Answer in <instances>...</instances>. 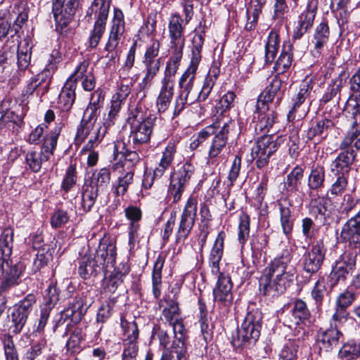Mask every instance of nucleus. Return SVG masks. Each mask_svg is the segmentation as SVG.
<instances>
[{"label":"nucleus","mask_w":360,"mask_h":360,"mask_svg":"<svg viewBox=\"0 0 360 360\" xmlns=\"http://www.w3.org/2000/svg\"><path fill=\"white\" fill-rule=\"evenodd\" d=\"M184 19H182L179 13L171 15L169 20L168 31L170 39V49L172 55L167 63L165 77L164 79L162 90H172L174 88L172 77H173L179 67L183 56V50L185 46V37L184 35V23L187 25L193 16V0H184Z\"/></svg>","instance_id":"nucleus-1"},{"label":"nucleus","mask_w":360,"mask_h":360,"mask_svg":"<svg viewBox=\"0 0 360 360\" xmlns=\"http://www.w3.org/2000/svg\"><path fill=\"white\" fill-rule=\"evenodd\" d=\"M290 254L286 252L275 258L264 271L259 278V290L261 294L270 298L283 294L293 281V269L289 264Z\"/></svg>","instance_id":"nucleus-2"},{"label":"nucleus","mask_w":360,"mask_h":360,"mask_svg":"<svg viewBox=\"0 0 360 360\" xmlns=\"http://www.w3.org/2000/svg\"><path fill=\"white\" fill-rule=\"evenodd\" d=\"M234 127L235 123L232 120L222 122L217 120L193 136L190 146L195 150L212 136L208 151L207 162L213 164L214 160L225 148L229 134Z\"/></svg>","instance_id":"nucleus-3"},{"label":"nucleus","mask_w":360,"mask_h":360,"mask_svg":"<svg viewBox=\"0 0 360 360\" xmlns=\"http://www.w3.org/2000/svg\"><path fill=\"white\" fill-rule=\"evenodd\" d=\"M13 244V230L6 228L0 236V288H9L18 283L20 272L11 258Z\"/></svg>","instance_id":"nucleus-4"},{"label":"nucleus","mask_w":360,"mask_h":360,"mask_svg":"<svg viewBox=\"0 0 360 360\" xmlns=\"http://www.w3.org/2000/svg\"><path fill=\"white\" fill-rule=\"evenodd\" d=\"M130 126V137L134 144H143L150 141L155 117L141 105L131 106L127 119Z\"/></svg>","instance_id":"nucleus-5"},{"label":"nucleus","mask_w":360,"mask_h":360,"mask_svg":"<svg viewBox=\"0 0 360 360\" xmlns=\"http://www.w3.org/2000/svg\"><path fill=\"white\" fill-rule=\"evenodd\" d=\"M262 314L258 309L249 311L236 335H233L232 344L240 347L247 342H255L260 335Z\"/></svg>","instance_id":"nucleus-6"},{"label":"nucleus","mask_w":360,"mask_h":360,"mask_svg":"<svg viewBox=\"0 0 360 360\" xmlns=\"http://www.w3.org/2000/svg\"><path fill=\"white\" fill-rule=\"evenodd\" d=\"M62 125H57L44 139L41 152L30 151L26 155V162L34 172L40 170L44 162H46L51 155L57 145Z\"/></svg>","instance_id":"nucleus-7"},{"label":"nucleus","mask_w":360,"mask_h":360,"mask_svg":"<svg viewBox=\"0 0 360 360\" xmlns=\"http://www.w3.org/2000/svg\"><path fill=\"white\" fill-rule=\"evenodd\" d=\"M110 7V0H94L91 9L94 13V25L89 37V46L96 48L105 31Z\"/></svg>","instance_id":"nucleus-8"},{"label":"nucleus","mask_w":360,"mask_h":360,"mask_svg":"<svg viewBox=\"0 0 360 360\" xmlns=\"http://www.w3.org/2000/svg\"><path fill=\"white\" fill-rule=\"evenodd\" d=\"M198 201L191 196L186 201L182 213L177 231L176 232V242L184 241L193 229L197 216Z\"/></svg>","instance_id":"nucleus-9"},{"label":"nucleus","mask_w":360,"mask_h":360,"mask_svg":"<svg viewBox=\"0 0 360 360\" xmlns=\"http://www.w3.org/2000/svg\"><path fill=\"white\" fill-rule=\"evenodd\" d=\"M79 0H52V13L57 28L67 27L75 14Z\"/></svg>","instance_id":"nucleus-10"},{"label":"nucleus","mask_w":360,"mask_h":360,"mask_svg":"<svg viewBox=\"0 0 360 360\" xmlns=\"http://www.w3.org/2000/svg\"><path fill=\"white\" fill-rule=\"evenodd\" d=\"M270 136H262L252 147L251 155L256 159V165L262 169L269 163V157L276 150V143Z\"/></svg>","instance_id":"nucleus-11"},{"label":"nucleus","mask_w":360,"mask_h":360,"mask_svg":"<svg viewBox=\"0 0 360 360\" xmlns=\"http://www.w3.org/2000/svg\"><path fill=\"white\" fill-rule=\"evenodd\" d=\"M356 257L353 252L343 254L333 266L330 274V278L335 283L345 281L356 266Z\"/></svg>","instance_id":"nucleus-12"},{"label":"nucleus","mask_w":360,"mask_h":360,"mask_svg":"<svg viewBox=\"0 0 360 360\" xmlns=\"http://www.w3.org/2000/svg\"><path fill=\"white\" fill-rule=\"evenodd\" d=\"M117 252L115 244L109 238H103L99 243L98 247L93 258L103 270L109 265L114 266Z\"/></svg>","instance_id":"nucleus-13"},{"label":"nucleus","mask_w":360,"mask_h":360,"mask_svg":"<svg viewBox=\"0 0 360 360\" xmlns=\"http://www.w3.org/2000/svg\"><path fill=\"white\" fill-rule=\"evenodd\" d=\"M326 249L322 241H317L304 257V269L311 274L317 272L323 262Z\"/></svg>","instance_id":"nucleus-14"},{"label":"nucleus","mask_w":360,"mask_h":360,"mask_svg":"<svg viewBox=\"0 0 360 360\" xmlns=\"http://www.w3.org/2000/svg\"><path fill=\"white\" fill-rule=\"evenodd\" d=\"M341 152L330 165V170L333 174H345L349 176L352 165L355 161L356 153L354 150L341 149Z\"/></svg>","instance_id":"nucleus-15"},{"label":"nucleus","mask_w":360,"mask_h":360,"mask_svg":"<svg viewBox=\"0 0 360 360\" xmlns=\"http://www.w3.org/2000/svg\"><path fill=\"white\" fill-rule=\"evenodd\" d=\"M124 214L129 221L128 226L129 245L134 246L139 236V222L142 219V211L136 206L130 205L124 209Z\"/></svg>","instance_id":"nucleus-16"},{"label":"nucleus","mask_w":360,"mask_h":360,"mask_svg":"<svg viewBox=\"0 0 360 360\" xmlns=\"http://www.w3.org/2000/svg\"><path fill=\"white\" fill-rule=\"evenodd\" d=\"M217 286L213 289L214 301L228 305L231 303L233 296L231 293L232 283L229 277L224 276L219 272Z\"/></svg>","instance_id":"nucleus-17"},{"label":"nucleus","mask_w":360,"mask_h":360,"mask_svg":"<svg viewBox=\"0 0 360 360\" xmlns=\"http://www.w3.org/2000/svg\"><path fill=\"white\" fill-rule=\"evenodd\" d=\"M99 126H101L99 124H96V116L94 114V112L91 108H86L84 112L80 125L77 128L75 137L77 143H82L87 139L88 135Z\"/></svg>","instance_id":"nucleus-18"},{"label":"nucleus","mask_w":360,"mask_h":360,"mask_svg":"<svg viewBox=\"0 0 360 360\" xmlns=\"http://www.w3.org/2000/svg\"><path fill=\"white\" fill-rule=\"evenodd\" d=\"M226 238L224 231H220L214 241V244L209 255V264L213 274L217 275L220 272L219 262L224 252V243Z\"/></svg>","instance_id":"nucleus-19"},{"label":"nucleus","mask_w":360,"mask_h":360,"mask_svg":"<svg viewBox=\"0 0 360 360\" xmlns=\"http://www.w3.org/2000/svg\"><path fill=\"white\" fill-rule=\"evenodd\" d=\"M342 236L350 244L360 245V209L354 217L344 224L342 229Z\"/></svg>","instance_id":"nucleus-20"},{"label":"nucleus","mask_w":360,"mask_h":360,"mask_svg":"<svg viewBox=\"0 0 360 360\" xmlns=\"http://www.w3.org/2000/svg\"><path fill=\"white\" fill-rule=\"evenodd\" d=\"M342 338V333L336 328L328 329L318 335L319 347L326 352L330 351L337 347Z\"/></svg>","instance_id":"nucleus-21"},{"label":"nucleus","mask_w":360,"mask_h":360,"mask_svg":"<svg viewBox=\"0 0 360 360\" xmlns=\"http://www.w3.org/2000/svg\"><path fill=\"white\" fill-rule=\"evenodd\" d=\"M334 124L331 120L321 119L307 130V138L308 140L316 139L317 142H320L327 137L329 131L332 130Z\"/></svg>","instance_id":"nucleus-22"},{"label":"nucleus","mask_w":360,"mask_h":360,"mask_svg":"<svg viewBox=\"0 0 360 360\" xmlns=\"http://www.w3.org/2000/svg\"><path fill=\"white\" fill-rule=\"evenodd\" d=\"M89 65V60H83L72 74L79 79L84 90H94L95 88L94 77L90 71H88Z\"/></svg>","instance_id":"nucleus-23"},{"label":"nucleus","mask_w":360,"mask_h":360,"mask_svg":"<svg viewBox=\"0 0 360 360\" xmlns=\"http://www.w3.org/2000/svg\"><path fill=\"white\" fill-rule=\"evenodd\" d=\"M316 13L314 10L307 9L299 16L297 26L292 34L293 39H300L313 25Z\"/></svg>","instance_id":"nucleus-24"},{"label":"nucleus","mask_w":360,"mask_h":360,"mask_svg":"<svg viewBox=\"0 0 360 360\" xmlns=\"http://www.w3.org/2000/svg\"><path fill=\"white\" fill-rule=\"evenodd\" d=\"M311 314L307 304L302 300H296L292 309V319L288 321L286 325L291 328L308 320Z\"/></svg>","instance_id":"nucleus-25"},{"label":"nucleus","mask_w":360,"mask_h":360,"mask_svg":"<svg viewBox=\"0 0 360 360\" xmlns=\"http://www.w3.org/2000/svg\"><path fill=\"white\" fill-rule=\"evenodd\" d=\"M292 50L293 46L290 41L283 43L281 53L274 67L276 72L283 73L290 68L292 61Z\"/></svg>","instance_id":"nucleus-26"},{"label":"nucleus","mask_w":360,"mask_h":360,"mask_svg":"<svg viewBox=\"0 0 360 360\" xmlns=\"http://www.w3.org/2000/svg\"><path fill=\"white\" fill-rule=\"evenodd\" d=\"M176 150L174 143H169L165 150L158 166L155 168V174L158 176H162L164 173L172 167Z\"/></svg>","instance_id":"nucleus-27"},{"label":"nucleus","mask_w":360,"mask_h":360,"mask_svg":"<svg viewBox=\"0 0 360 360\" xmlns=\"http://www.w3.org/2000/svg\"><path fill=\"white\" fill-rule=\"evenodd\" d=\"M329 34V27L327 23L321 22L316 27L311 41L316 52L314 56L321 54L324 45L328 41Z\"/></svg>","instance_id":"nucleus-28"},{"label":"nucleus","mask_w":360,"mask_h":360,"mask_svg":"<svg viewBox=\"0 0 360 360\" xmlns=\"http://www.w3.org/2000/svg\"><path fill=\"white\" fill-rule=\"evenodd\" d=\"M280 221L284 234H290L293 228L294 220L292 217L290 203L284 200L278 203Z\"/></svg>","instance_id":"nucleus-29"},{"label":"nucleus","mask_w":360,"mask_h":360,"mask_svg":"<svg viewBox=\"0 0 360 360\" xmlns=\"http://www.w3.org/2000/svg\"><path fill=\"white\" fill-rule=\"evenodd\" d=\"M165 264V258L160 255L153 266L152 274L153 294L155 299H158L161 295L162 288V270Z\"/></svg>","instance_id":"nucleus-30"},{"label":"nucleus","mask_w":360,"mask_h":360,"mask_svg":"<svg viewBox=\"0 0 360 360\" xmlns=\"http://www.w3.org/2000/svg\"><path fill=\"white\" fill-rule=\"evenodd\" d=\"M103 269L93 259L84 257L79 262L78 274L84 279H88L91 276H96Z\"/></svg>","instance_id":"nucleus-31"},{"label":"nucleus","mask_w":360,"mask_h":360,"mask_svg":"<svg viewBox=\"0 0 360 360\" xmlns=\"http://www.w3.org/2000/svg\"><path fill=\"white\" fill-rule=\"evenodd\" d=\"M279 43L278 34L271 30L269 34L265 45V61L266 64H270L274 60L279 49Z\"/></svg>","instance_id":"nucleus-32"},{"label":"nucleus","mask_w":360,"mask_h":360,"mask_svg":"<svg viewBox=\"0 0 360 360\" xmlns=\"http://www.w3.org/2000/svg\"><path fill=\"white\" fill-rule=\"evenodd\" d=\"M98 188L91 184H86L82 187L81 207L86 212L91 210L98 197Z\"/></svg>","instance_id":"nucleus-33"},{"label":"nucleus","mask_w":360,"mask_h":360,"mask_svg":"<svg viewBox=\"0 0 360 360\" xmlns=\"http://www.w3.org/2000/svg\"><path fill=\"white\" fill-rule=\"evenodd\" d=\"M304 177V170L302 167L296 166L287 176L285 186L288 191H300Z\"/></svg>","instance_id":"nucleus-34"},{"label":"nucleus","mask_w":360,"mask_h":360,"mask_svg":"<svg viewBox=\"0 0 360 360\" xmlns=\"http://www.w3.org/2000/svg\"><path fill=\"white\" fill-rule=\"evenodd\" d=\"M124 173L119 176L117 182L112 186L113 192L117 196L124 195L128 189L129 185L134 181V169L123 170Z\"/></svg>","instance_id":"nucleus-35"},{"label":"nucleus","mask_w":360,"mask_h":360,"mask_svg":"<svg viewBox=\"0 0 360 360\" xmlns=\"http://www.w3.org/2000/svg\"><path fill=\"white\" fill-rule=\"evenodd\" d=\"M199 64L190 62V65L179 79V86L184 90H191L193 88V81Z\"/></svg>","instance_id":"nucleus-36"},{"label":"nucleus","mask_w":360,"mask_h":360,"mask_svg":"<svg viewBox=\"0 0 360 360\" xmlns=\"http://www.w3.org/2000/svg\"><path fill=\"white\" fill-rule=\"evenodd\" d=\"M194 170L195 167L193 165L186 162L176 174L171 176V179L176 184L186 186L193 176Z\"/></svg>","instance_id":"nucleus-37"},{"label":"nucleus","mask_w":360,"mask_h":360,"mask_svg":"<svg viewBox=\"0 0 360 360\" xmlns=\"http://www.w3.org/2000/svg\"><path fill=\"white\" fill-rule=\"evenodd\" d=\"M339 356L345 360H353L360 357V345L354 341H349L341 347Z\"/></svg>","instance_id":"nucleus-38"},{"label":"nucleus","mask_w":360,"mask_h":360,"mask_svg":"<svg viewBox=\"0 0 360 360\" xmlns=\"http://www.w3.org/2000/svg\"><path fill=\"white\" fill-rule=\"evenodd\" d=\"M336 179L332 183L328 193L334 196H341L348 188V175L334 174Z\"/></svg>","instance_id":"nucleus-39"},{"label":"nucleus","mask_w":360,"mask_h":360,"mask_svg":"<svg viewBox=\"0 0 360 360\" xmlns=\"http://www.w3.org/2000/svg\"><path fill=\"white\" fill-rule=\"evenodd\" d=\"M324 181V169L321 167H316L311 169L308 177V186L311 190H317L323 186Z\"/></svg>","instance_id":"nucleus-40"},{"label":"nucleus","mask_w":360,"mask_h":360,"mask_svg":"<svg viewBox=\"0 0 360 360\" xmlns=\"http://www.w3.org/2000/svg\"><path fill=\"white\" fill-rule=\"evenodd\" d=\"M204 41V32L194 35L192 40L191 63L200 64Z\"/></svg>","instance_id":"nucleus-41"},{"label":"nucleus","mask_w":360,"mask_h":360,"mask_svg":"<svg viewBox=\"0 0 360 360\" xmlns=\"http://www.w3.org/2000/svg\"><path fill=\"white\" fill-rule=\"evenodd\" d=\"M128 272L129 268L126 267L116 274H110L108 277H105L103 283L104 290L110 293L114 292L121 283L122 276Z\"/></svg>","instance_id":"nucleus-42"},{"label":"nucleus","mask_w":360,"mask_h":360,"mask_svg":"<svg viewBox=\"0 0 360 360\" xmlns=\"http://www.w3.org/2000/svg\"><path fill=\"white\" fill-rule=\"evenodd\" d=\"M51 84L50 75L42 72L29 84L30 90H48Z\"/></svg>","instance_id":"nucleus-43"},{"label":"nucleus","mask_w":360,"mask_h":360,"mask_svg":"<svg viewBox=\"0 0 360 360\" xmlns=\"http://www.w3.org/2000/svg\"><path fill=\"white\" fill-rule=\"evenodd\" d=\"M106 130L105 126H99L98 127H96L94 131H92V132L88 135L87 139L89 140L84 147V150H90L94 147L98 146L106 133Z\"/></svg>","instance_id":"nucleus-44"},{"label":"nucleus","mask_w":360,"mask_h":360,"mask_svg":"<svg viewBox=\"0 0 360 360\" xmlns=\"http://www.w3.org/2000/svg\"><path fill=\"white\" fill-rule=\"evenodd\" d=\"M52 259V254L43 248L38 250L36 258L33 262V270L37 272L47 266L48 263Z\"/></svg>","instance_id":"nucleus-45"},{"label":"nucleus","mask_w":360,"mask_h":360,"mask_svg":"<svg viewBox=\"0 0 360 360\" xmlns=\"http://www.w3.org/2000/svg\"><path fill=\"white\" fill-rule=\"evenodd\" d=\"M116 302L115 297L109 298L100 307L96 318L98 322L105 323L110 317Z\"/></svg>","instance_id":"nucleus-46"},{"label":"nucleus","mask_w":360,"mask_h":360,"mask_svg":"<svg viewBox=\"0 0 360 360\" xmlns=\"http://www.w3.org/2000/svg\"><path fill=\"white\" fill-rule=\"evenodd\" d=\"M28 316L13 307V311L11 314V321L13 324V333L18 334L22 331Z\"/></svg>","instance_id":"nucleus-47"},{"label":"nucleus","mask_w":360,"mask_h":360,"mask_svg":"<svg viewBox=\"0 0 360 360\" xmlns=\"http://www.w3.org/2000/svg\"><path fill=\"white\" fill-rule=\"evenodd\" d=\"M250 217L243 214L240 217L238 226V240L241 245H244L248 240L250 235Z\"/></svg>","instance_id":"nucleus-48"},{"label":"nucleus","mask_w":360,"mask_h":360,"mask_svg":"<svg viewBox=\"0 0 360 360\" xmlns=\"http://www.w3.org/2000/svg\"><path fill=\"white\" fill-rule=\"evenodd\" d=\"M122 158H124V161L121 165L123 170L127 168V170L129 169H134L135 166L139 162L141 158L139 155L136 151L126 150L124 152H121Z\"/></svg>","instance_id":"nucleus-49"},{"label":"nucleus","mask_w":360,"mask_h":360,"mask_svg":"<svg viewBox=\"0 0 360 360\" xmlns=\"http://www.w3.org/2000/svg\"><path fill=\"white\" fill-rule=\"evenodd\" d=\"M356 293L349 289L340 293L336 298L335 307L347 309L355 301Z\"/></svg>","instance_id":"nucleus-50"},{"label":"nucleus","mask_w":360,"mask_h":360,"mask_svg":"<svg viewBox=\"0 0 360 360\" xmlns=\"http://www.w3.org/2000/svg\"><path fill=\"white\" fill-rule=\"evenodd\" d=\"M77 182V172L75 166L71 165L66 170L65 175L61 184V188L65 192H68Z\"/></svg>","instance_id":"nucleus-51"},{"label":"nucleus","mask_w":360,"mask_h":360,"mask_svg":"<svg viewBox=\"0 0 360 360\" xmlns=\"http://www.w3.org/2000/svg\"><path fill=\"white\" fill-rule=\"evenodd\" d=\"M352 146L355 147L356 150L360 149V131H358L357 129L349 133L345 137L340 145V148L353 150Z\"/></svg>","instance_id":"nucleus-52"},{"label":"nucleus","mask_w":360,"mask_h":360,"mask_svg":"<svg viewBox=\"0 0 360 360\" xmlns=\"http://www.w3.org/2000/svg\"><path fill=\"white\" fill-rule=\"evenodd\" d=\"M143 63L146 71L143 80L147 83L150 82L159 72L161 60H143Z\"/></svg>","instance_id":"nucleus-53"},{"label":"nucleus","mask_w":360,"mask_h":360,"mask_svg":"<svg viewBox=\"0 0 360 360\" xmlns=\"http://www.w3.org/2000/svg\"><path fill=\"white\" fill-rule=\"evenodd\" d=\"M167 306L162 310V315L169 323H172L176 319H179L180 309L178 303L173 300L167 301Z\"/></svg>","instance_id":"nucleus-54"},{"label":"nucleus","mask_w":360,"mask_h":360,"mask_svg":"<svg viewBox=\"0 0 360 360\" xmlns=\"http://www.w3.org/2000/svg\"><path fill=\"white\" fill-rule=\"evenodd\" d=\"M254 120H257L256 129L259 128L260 130L271 127L274 122L271 115L266 113V111H262V109L257 110Z\"/></svg>","instance_id":"nucleus-55"},{"label":"nucleus","mask_w":360,"mask_h":360,"mask_svg":"<svg viewBox=\"0 0 360 360\" xmlns=\"http://www.w3.org/2000/svg\"><path fill=\"white\" fill-rule=\"evenodd\" d=\"M122 327L126 338L124 342H136L139 337V328L135 321H122Z\"/></svg>","instance_id":"nucleus-56"},{"label":"nucleus","mask_w":360,"mask_h":360,"mask_svg":"<svg viewBox=\"0 0 360 360\" xmlns=\"http://www.w3.org/2000/svg\"><path fill=\"white\" fill-rule=\"evenodd\" d=\"M18 66L20 70H25L29 66L31 53L27 46L19 45L18 48Z\"/></svg>","instance_id":"nucleus-57"},{"label":"nucleus","mask_w":360,"mask_h":360,"mask_svg":"<svg viewBox=\"0 0 360 360\" xmlns=\"http://www.w3.org/2000/svg\"><path fill=\"white\" fill-rule=\"evenodd\" d=\"M62 60V56L58 50L54 49L50 53L47 59V64L43 72L49 75L53 74L57 70L58 65Z\"/></svg>","instance_id":"nucleus-58"},{"label":"nucleus","mask_w":360,"mask_h":360,"mask_svg":"<svg viewBox=\"0 0 360 360\" xmlns=\"http://www.w3.org/2000/svg\"><path fill=\"white\" fill-rule=\"evenodd\" d=\"M124 32L120 31L110 30L108 41L105 50L109 53H112L110 58H113V51L118 46Z\"/></svg>","instance_id":"nucleus-59"},{"label":"nucleus","mask_w":360,"mask_h":360,"mask_svg":"<svg viewBox=\"0 0 360 360\" xmlns=\"http://www.w3.org/2000/svg\"><path fill=\"white\" fill-rule=\"evenodd\" d=\"M360 200L351 194H345L342 198L340 210L342 214H348L359 204Z\"/></svg>","instance_id":"nucleus-60"},{"label":"nucleus","mask_w":360,"mask_h":360,"mask_svg":"<svg viewBox=\"0 0 360 360\" xmlns=\"http://www.w3.org/2000/svg\"><path fill=\"white\" fill-rule=\"evenodd\" d=\"M75 99V91H60L58 95V103L63 110H68L74 103Z\"/></svg>","instance_id":"nucleus-61"},{"label":"nucleus","mask_w":360,"mask_h":360,"mask_svg":"<svg viewBox=\"0 0 360 360\" xmlns=\"http://www.w3.org/2000/svg\"><path fill=\"white\" fill-rule=\"evenodd\" d=\"M35 302V295L34 294H28L23 300L20 301L19 303L16 304L14 307L29 316Z\"/></svg>","instance_id":"nucleus-62"},{"label":"nucleus","mask_w":360,"mask_h":360,"mask_svg":"<svg viewBox=\"0 0 360 360\" xmlns=\"http://www.w3.org/2000/svg\"><path fill=\"white\" fill-rule=\"evenodd\" d=\"M44 300L46 305L47 306L46 308L49 309H51V308L58 302L59 300V294L56 285L53 283L51 284L46 290Z\"/></svg>","instance_id":"nucleus-63"},{"label":"nucleus","mask_w":360,"mask_h":360,"mask_svg":"<svg viewBox=\"0 0 360 360\" xmlns=\"http://www.w3.org/2000/svg\"><path fill=\"white\" fill-rule=\"evenodd\" d=\"M94 179L96 180L95 188L98 189L99 188H105L110 183V172L107 168L101 169L98 173L94 174Z\"/></svg>","instance_id":"nucleus-64"}]
</instances>
